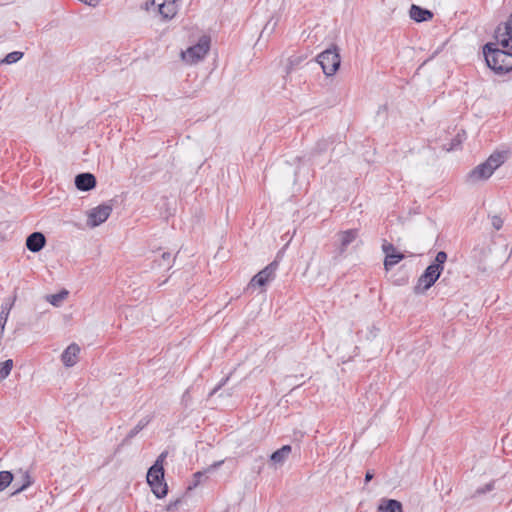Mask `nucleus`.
<instances>
[{"instance_id": "f257e3e1", "label": "nucleus", "mask_w": 512, "mask_h": 512, "mask_svg": "<svg viewBox=\"0 0 512 512\" xmlns=\"http://www.w3.org/2000/svg\"><path fill=\"white\" fill-rule=\"evenodd\" d=\"M483 53L487 66L496 74L502 75L512 71V53L494 47L493 43L485 44Z\"/></svg>"}, {"instance_id": "f03ea898", "label": "nucleus", "mask_w": 512, "mask_h": 512, "mask_svg": "<svg viewBox=\"0 0 512 512\" xmlns=\"http://www.w3.org/2000/svg\"><path fill=\"white\" fill-rule=\"evenodd\" d=\"M446 261L447 253L445 251H439L435 257V261L430 264L419 277L417 285L415 286L416 293L428 290L439 279Z\"/></svg>"}, {"instance_id": "7ed1b4c3", "label": "nucleus", "mask_w": 512, "mask_h": 512, "mask_svg": "<svg viewBox=\"0 0 512 512\" xmlns=\"http://www.w3.org/2000/svg\"><path fill=\"white\" fill-rule=\"evenodd\" d=\"M503 163L501 154H492L485 162L472 169L466 176V182L475 184L487 180L493 172Z\"/></svg>"}, {"instance_id": "20e7f679", "label": "nucleus", "mask_w": 512, "mask_h": 512, "mask_svg": "<svg viewBox=\"0 0 512 512\" xmlns=\"http://www.w3.org/2000/svg\"><path fill=\"white\" fill-rule=\"evenodd\" d=\"M317 61L322 67V70L326 76H332L340 67V55L336 45H332L330 48L321 52Z\"/></svg>"}, {"instance_id": "39448f33", "label": "nucleus", "mask_w": 512, "mask_h": 512, "mask_svg": "<svg viewBox=\"0 0 512 512\" xmlns=\"http://www.w3.org/2000/svg\"><path fill=\"white\" fill-rule=\"evenodd\" d=\"M210 49V38L208 36H202L198 43L189 47L186 51L181 53L182 59L193 64L203 59Z\"/></svg>"}, {"instance_id": "423d86ee", "label": "nucleus", "mask_w": 512, "mask_h": 512, "mask_svg": "<svg viewBox=\"0 0 512 512\" xmlns=\"http://www.w3.org/2000/svg\"><path fill=\"white\" fill-rule=\"evenodd\" d=\"M147 483L157 498H163L168 493V486L164 480V470L150 467L147 472Z\"/></svg>"}, {"instance_id": "0eeeda50", "label": "nucleus", "mask_w": 512, "mask_h": 512, "mask_svg": "<svg viewBox=\"0 0 512 512\" xmlns=\"http://www.w3.org/2000/svg\"><path fill=\"white\" fill-rule=\"evenodd\" d=\"M112 212V207L108 204L99 205L88 213L87 224L90 227H97L104 223Z\"/></svg>"}, {"instance_id": "6e6552de", "label": "nucleus", "mask_w": 512, "mask_h": 512, "mask_svg": "<svg viewBox=\"0 0 512 512\" xmlns=\"http://www.w3.org/2000/svg\"><path fill=\"white\" fill-rule=\"evenodd\" d=\"M278 263L273 261L260 272H258L250 281V286H265L270 280L275 277V272L277 270Z\"/></svg>"}, {"instance_id": "1a4fd4ad", "label": "nucleus", "mask_w": 512, "mask_h": 512, "mask_svg": "<svg viewBox=\"0 0 512 512\" xmlns=\"http://www.w3.org/2000/svg\"><path fill=\"white\" fill-rule=\"evenodd\" d=\"M383 252L385 253L384 267L386 270H390L393 266L398 264L404 259V254L398 252L391 243L385 242L382 245Z\"/></svg>"}, {"instance_id": "9d476101", "label": "nucleus", "mask_w": 512, "mask_h": 512, "mask_svg": "<svg viewBox=\"0 0 512 512\" xmlns=\"http://www.w3.org/2000/svg\"><path fill=\"white\" fill-rule=\"evenodd\" d=\"M359 236L357 229H349L341 231L337 234L338 246L337 253L339 256L343 255L347 250V247L353 243Z\"/></svg>"}, {"instance_id": "9b49d317", "label": "nucleus", "mask_w": 512, "mask_h": 512, "mask_svg": "<svg viewBox=\"0 0 512 512\" xmlns=\"http://www.w3.org/2000/svg\"><path fill=\"white\" fill-rule=\"evenodd\" d=\"M152 6H156L159 13L165 19L173 18L177 13V4L175 0H152Z\"/></svg>"}, {"instance_id": "f8f14e48", "label": "nucleus", "mask_w": 512, "mask_h": 512, "mask_svg": "<svg viewBox=\"0 0 512 512\" xmlns=\"http://www.w3.org/2000/svg\"><path fill=\"white\" fill-rule=\"evenodd\" d=\"M75 186L80 191H90L96 186V177L89 172L80 173L75 177Z\"/></svg>"}, {"instance_id": "ddd939ff", "label": "nucleus", "mask_w": 512, "mask_h": 512, "mask_svg": "<svg viewBox=\"0 0 512 512\" xmlns=\"http://www.w3.org/2000/svg\"><path fill=\"white\" fill-rule=\"evenodd\" d=\"M80 347L76 343L70 344L62 353L61 360L66 367L74 366L78 361Z\"/></svg>"}, {"instance_id": "4468645a", "label": "nucleus", "mask_w": 512, "mask_h": 512, "mask_svg": "<svg viewBox=\"0 0 512 512\" xmlns=\"http://www.w3.org/2000/svg\"><path fill=\"white\" fill-rule=\"evenodd\" d=\"M496 38L502 47L506 48L509 46L510 40L512 39V14L504 24V30L499 26L496 30Z\"/></svg>"}, {"instance_id": "2eb2a0df", "label": "nucleus", "mask_w": 512, "mask_h": 512, "mask_svg": "<svg viewBox=\"0 0 512 512\" xmlns=\"http://www.w3.org/2000/svg\"><path fill=\"white\" fill-rule=\"evenodd\" d=\"M46 244V238L41 232H33L26 239V247L31 252H39Z\"/></svg>"}, {"instance_id": "dca6fc26", "label": "nucleus", "mask_w": 512, "mask_h": 512, "mask_svg": "<svg viewBox=\"0 0 512 512\" xmlns=\"http://www.w3.org/2000/svg\"><path fill=\"white\" fill-rule=\"evenodd\" d=\"M409 15L411 19L418 23L429 21L433 18L432 11L415 4L411 5Z\"/></svg>"}, {"instance_id": "f3484780", "label": "nucleus", "mask_w": 512, "mask_h": 512, "mask_svg": "<svg viewBox=\"0 0 512 512\" xmlns=\"http://www.w3.org/2000/svg\"><path fill=\"white\" fill-rule=\"evenodd\" d=\"M377 510L378 512H403V506L398 500L382 498Z\"/></svg>"}, {"instance_id": "a211bd4d", "label": "nucleus", "mask_w": 512, "mask_h": 512, "mask_svg": "<svg viewBox=\"0 0 512 512\" xmlns=\"http://www.w3.org/2000/svg\"><path fill=\"white\" fill-rule=\"evenodd\" d=\"M292 448L290 445H284L270 455V462L273 465H283L290 455Z\"/></svg>"}, {"instance_id": "6ab92c4d", "label": "nucleus", "mask_w": 512, "mask_h": 512, "mask_svg": "<svg viewBox=\"0 0 512 512\" xmlns=\"http://www.w3.org/2000/svg\"><path fill=\"white\" fill-rule=\"evenodd\" d=\"M150 422L149 417L142 418L137 425L129 431L126 437L123 439L122 444H128L132 438H134L141 430H143Z\"/></svg>"}, {"instance_id": "aec40b11", "label": "nucleus", "mask_w": 512, "mask_h": 512, "mask_svg": "<svg viewBox=\"0 0 512 512\" xmlns=\"http://www.w3.org/2000/svg\"><path fill=\"white\" fill-rule=\"evenodd\" d=\"M68 296V291L62 290L59 293L48 295L47 301L53 306H59Z\"/></svg>"}, {"instance_id": "412c9836", "label": "nucleus", "mask_w": 512, "mask_h": 512, "mask_svg": "<svg viewBox=\"0 0 512 512\" xmlns=\"http://www.w3.org/2000/svg\"><path fill=\"white\" fill-rule=\"evenodd\" d=\"M154 263L158 266V267H166V268H171L172 266V257H171V254L169 252H163L160 259H156L154 261Z\"/></svg>"}, {"instance_id": "4be33fe9", "label": "nucleus", "mask_w": 512, "mask_h": 512, "mask_svg": "<svg viewBox=\"0 0 512 512\" xmlns=\"http://www.w3.org/2000/svg\"><path fill=\"white\" fill-rule=\"evenodd\" d=\"M13 481V474L10 471L0 472V492L8 487Z\"/></svg>"}, {"instance_id": "5701e85b", "label": "nucleus", "mask_w": 512, "mask_h": 512, "mask_svg": "<svg viewBox=\"0 0 512 512\" xmlns=\"http://www.w3.org/2000/svg\"><path fill=\"white\" fill-rule=\"evenodd\" d=\"M23 57V52L20 51H13L11 53H8L2 60L1 64H13L19 61Z\"/></svg>"}, {"instance_id": "b1692460", "label": "nucleus", "mask_w": 512, "mask_h": 512, "mask_svg": "<svg viewBox=\"0 0 512 512\" xmlns=\"http://www.w3.org/2000/svg\"><path fill=\"white\" fill-rule=\"evenodd\" d=\"M13 368V360L8 359L0 363V378L5 379L9 376Z\"/></svg>"}, {"instance_id": "393cba45", "label": "nucleus", "mask_w": 512, "mask_h": 512, "mask_svg": "<svg viewBox=\"0 0 512 512\" xmlns=\"http://www.w3.org/2000/svg\"><path fill=\"white\" fill-rule=\"evenodd\" d=\"M331 142L329 139H321L319 140L314 149H313V152H312V156H315L316 154H320L322 152H325L327 151V149L329 148Z\"/></svg>"}, {"instance_id": "a878e982", "label": "nucleus", "mask_w": 512, "mask_h": 512, "mask_svg": "<svg viewBox=\"0 0 512 512\" xmlns=\"http://www.w3.org/2000/svg\"><path fill=\"white\" fill-rule=\"evenodd\" d=\"M22 479H23L22 484L15 489V491L12 493V495L22 492L23 490H25L27 487H29L32 484V480H31V477L28 472H24L22 474Z\"/></svg>"}, {"instance_id": "bb28decb", "label": "nucleus", "mask_w": 512, "mask_h": 512, "mask_svg": "<svg viewBox=\"0 0 512 512\" xmlns=\"http://www.w3.org/2000/svg\"><path fill=\"white\" fill-rule=\"evenodd\" d=\"M206 472L207 471H203V472L202 471H198V472L194 473V475H193L194 483H193V485H189L188 489L189 490L193 489L198 484H200L203 481L204 478H207L206 477Z\"/></svg>"}, {"instance_id": "cd10ccee", "label": "nucleus", "mask_w": 512, "mask_h": 512, "mask_svg": "<svg viewBox=\"0 0 512 512\" xmlns=\"http://www.w3.org/2000/svg\"><path fill=\"white\" fill-rule=\"evenodd\" d=\"M168 455L167 451H163L158 458L156 459L155 463L151 466L152 468H158L159 470H164L163 463Z\"/></svg>"}, {"instance_id": "c85d7f7f", "label": "nucleus", "mask_w": 512, "mask_h": 512, "mask_svg": "<svg viewBox=\"0 0 512 512\" xmlns=\"http://www.w3.org/2000/svg\"><path fill=\"white\" fill-rule=\"evenodd\" d=\"M181 504V499L178 498L174 501H171L167 506H166V511L167 512H176L178 510V507L179 505Z\"/></svg>"}, {"instance_id": "c756f323", "label": "nucleus", "mask_w": 512, "mask_h": 512, "mask_svg": "<svg viewBox=\"0 0 512 512\" xmlns=\"http://www.w3.org/2000/svg\"><path fill=\"white\" fill-rule=\"evenodd\" d=\"M277 25V21H273L272 19L269 20L267 22V24L265 25V27L263 28L261 34L263 35L264 33H272L274 31V28L275 26Z\"/></svg>"}, {"instance_id": "7c9ffc66", "label": "nucleus", "mask_w": 512, "mask_h": 512, "mask_svg": "<svg viewBox=\"0 0 512 512\" xmlns=\"http://www.w3.org/2000/svg\"><path fill=\"white\" fill-rule=\"evenodd\" d=\"M492 226L496 229V230H499L502 228L503 226V221L502 219L499 217V216H493L492 218Z\"/></svg>"}, {"instance_id": "2f4dec72", "label": "nucleus", "mask_w": 512, "mask_h": 512, "mask_svg": "<svg viewBox=\"0 0 512 512\" xmlns=\"http://www.w3.org/2000/svg\"><path fill=\"white\" fill-rule=\"evenodd\" d=\"M494 488V482H490L486 484L483 488H479L476 490L477 494H484L486 492L491 491Z\"/></svg>"}, {"instance_id": "473e14b6", "label": "nucleus", "mask_w": 512, "mask_h": 512, "mask_svg": "<svg viewBox=\"0 0 512 512\" xmlns=\"http://www.w3.org/2000/svg\"><path fill=\"white\" fill-rule=\"evenodd\" d=\"M228 380V377L223 379L211 392V395L215 394L222 386L225 385V383L227 382Z\"/></svg>"}, {"instance_id": "72a5a7b5", "label": "nucleus", "mask_w": 512, "mask_h": 512, "mask_svg": "<svg viewBox=\"0 0 512 512\" xmlns=\"http://www.w3.org/2000/svg\"><path fill=\"white\" fill-rule=\"evenodd\" d=\"M374 477V472L372 470H368L365 474V482L368 483Z\"/></svg>"}, {"instance_id": "f704fd0d", "label": "nucleus", "mask_w": 512, "mask_h": 512, "mask_svg": "<svg viewBox=\"0 0 512 512\" xmlns=\"http://www.w3.org/2000/svg\"><path fill=\"white\" fill-rule=\"evenodd\" d=\"M222 463H223V461L215 462L213 465H211V466L207 469V471L214 470L215 468L219 467Z\"/></svg>"}, {"instance_id": "c9c22d12", "label": "nucleus", "mask_w": 512, "mask_h": 512, "mask_svg": "<svg viewBox=\"0 0 512 512\" xmlns=\"http://www.w3.org/2000/svg\"><path fill=\"white\" fill-rule=\"evenodd\" d=\"M290 63L291 64L298 63V58H296V59L291 58Z\"/></svg>"}, {"instance_id": "e433bc0d", "label": "nucleus", "mask_w": 512, "mask_h": 512, "mask_svg": "<svg viewBox=\"0 0 512 512\" xmlns=\"http://www.w3.org/2000/svg\"><path fill=\"white\" fill-rule=\"evenodd\" d=\"M186 395H188V390H187V391H185V393H184V396H183V397H186Z\"/></svg>"}]
</instances>
